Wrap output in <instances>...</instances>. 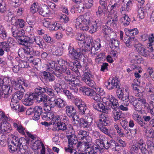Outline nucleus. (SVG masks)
I'll list each match as a JSON object with an SVG mask.
<instances>
[{"label":"nucleus","instance_id":"c03bdc74","mask_svg":"<svg viewBox=\"0 0 154 154\" xmlns=\"http://www.w3.org/2000/svg\"><path fill=\"white\" fill-rule=\"evenodd\" d=\"M144 11L143 10V9L140 6V8L137 11V18L139 19V20L143 19L144 17Z\"/></svg>","mask_w":154,"mask_h":154},{"label":"nucleus","instance_id":"f3484780","mask_svg":"<svg viewBox=\"0 0 154 154\" xmlns=\"http://www.w3.org/2000/svg\"><path fill=\"white\" fill-rule=\"evenodd\" d=\"M33 110L34 114L33 116V119L35 120H38L42 113V108L40 106H36L34 107Z\"/></svg>","mask_w":154,"mask_h":154},{"label":"nucleus","instance_id":"bb28decb","mask_svg":"<svg viewBox=\"0 0 154 154\" xmlns=\"http://www.w3.org/2000/svg\"><path fill=\"white\" fill-rule=\"evenodd\" d=\"M2 127L3 128L5 134L9 133L11 130V125L10 123L6 121H4L1 122Z\"/></svg>","mask_w":154,"mask_h":154},{"label":"nucleus","instance_id":"8fccbe9b","mask_svg":"<svg viewBox=\"0 0 154 154\" xmlns=\"http://www.w3.org/2000/svg\"><path fill=\"white\" fill-rule=\"evenodd\" d=\"M122 20V23L125 26H127L129 25L130 20L128 16L125 15L122 18H121Z\"/></svg>","mask_w":154,"mask_h":154},{"label":"nucleus","instance_id":"de8ad7c7","mask_svg":"<svg viewBox=\"0 0 154 154\" xmlns=\"http://www.w3.org/2000/svg\"><path fill=\"white\" fill-rule=\"evenodd\" d=\"M143 71L141 67L139 66L135 65V78H139L140 77L141 73Z\"/></svg>","mask_w":154,"mask_h":154},{"label":"nucleus","instance_id":"864d4df0","mask_svg":"<svg viewBox=\"0 0 154 154\" xmlns=\"http://www.w3.org/2000/svg\"><path fill=\"white\" fill-rule=\"evenodd\" d=\"M26 50L25 48H20L18 51V55L22 58H24V57H26L25 56L26 54Z\"/></svg>","mask_w":154,"mask_h":154},{"label":"nucleus","instance_id":"20e7f679","mask_svg":"<svg viewBox=\"0 0 154 154\" xmlns=\"http://www.w3.org/2000/svg\"><path fill=\"white\" fill-rule=\"evenodd\" d=\"M118 20V16L116 14H107L106 24L110 26L115 29H116Z\"/></svg>","mask_w":154,"mask_h":154},{"label":"nucleus","instance_id":"bf43d9fd","mask_svg":"<svg viewBox=\"0 0 154 154\" xmlns=\"http://www.w3.org/2000/svg\"><path fill=\"white\" fill-rule=\"evenodd\" d=\"M42 144L43 143L42 142L37 140L34 143L33 146L34 147L35 149L38 150L42 147Z\"/></svg>","mask_w":154,"mask_h":154},{"label":"nucleus","instance_id":"680f3d73","mask_svg":"<svg viewBox=\"0 0 154 154\" xmlns=\"http://www.w3.org/2000/svg\"><path fill=\"white\" fill-rule=\"evenodd\" d=\"M147 109L149 110V112L152 115L154 116V105L153 104L152 101H151L148 104Z\"/></svg>","mask_w":154,"mask_h":154},{"label":"nucleus","instance_id":"9d476101","mask_svg":"<svg viewBox=\"0 0 154 154\" xmlns=\"http://www.w3.org/2000/svg\"><path fill=\"white\" fill-rule=\"evenodd\" d=\"M35 99V94L27 92L25 95L24 99L23 100V103L26 106H31L33 104Z\"/></svg>","mask_w":154,"mask_h":154},{"label":"nucleus","instance_id":"2eb2a0df","mask_svg":"<svg viewBox=\"0 0 154 154\" xmlns=\"http://www.w3.org/2000/svg\"><path fill=\"white\" fill-rule=\"evenodd\" d=\"M68 50L69 54L76 59H79L83 54L80 48L75 50L73 48H68Z\"/></svg>","mask_w":154,"mask_h":154},{"label":"nucleus","instance_id":"79ce46f5","mask_svg":"<svg viewBox=\"0 0 154 154\" xmlns=\"http://www.w3.org/2000/svg\"><path fill=\"white\" fill-rule=\"evenodd\" d=\"M45 87L42 88L39 86L35 89V95H39L45 93Z\"/></svg>","mask_w":154,"mask_h":154},{"label":"nucleus","instance_id":"0eeeda50","mask_svg":"<svg viewBox=\"0 0 154 154\" xmlns=\"http://www.w3.org/2000/svg\"><path fill=\"white\" fill-rule=\"evenodd\" d=\"M119 81L116 77L112 78V79H110L104 83V85L107 89L112 90L114 88L119 89L120 86L118 84Z\"/></svg>","mask_w":154,"mask_h":154},{"label":"nucleus","instance_id":"dca6fc26","mask_svg":"<svg viewBox=\"0 0 154 154\" xmlns=\"http://www.w3.org/2000/svg\"><path fill=\"white\" fill-rule=\"evenodd\" d=\"M121 3L122 7L121 8V13L124 11H128L130 10L129 6L134 2L133 0H123Z\"/></svg>","mask_w":154,"mask_h":154},{"label":"nucleus","instance_id":"f8f14e48","mask_svg":"<svg viewBox=\"0 0 154 154\" xmlns=\"http://www.w3.org/2000/svg\"><path fill=\"white\" fill-rule=\"evenodd\" d=\"M93 107L94 109L100 112L106 113L108 112V109L106 106H105L101 101L100 102H94L93 103Z\"/></svg>","mask_w":154,"mask_h":154},{"label":"nucleus","instance_id":"473e14b6","mask_svg":"<svg viewBox=\"0 0 154 154\" xmlns=\"http://www.w3.org/2000/svg\"><path fill=\"white\" fill-rule=\"evenodd\" d=\"M79 5L77 7L78 11L79 13H81L84 11L85 9H87L85 6V2L84 0L80 1L79 3H77Z\"/></svg>","mask_w":154,"mask_h":154},{"label":"nucleus","instance_id":"774afa93","mask_svg":"<svg viewBox=\"0 0 154 154\" xmlns=\"http://www.w3.org/2000/svg\"><path fill=\"white\" fill-rule=\"evenodd\" d=\"M147 72L150 77L154 81V69L153 68L150 67H149Z\"/></svg>","mask_w":154,"mask_h":154},{"label":"nucleus","instance_id":"4be33fe9","mask_svg":"<svg viewBox=\"0 0 154 154\" xmlns=\"http://www.w3.org/2000/svg\"><path fill=\"white\" fill-rule=\"evenodd\" d=\"M48 29L50 30H57L58 29L61 30L63 29L61 25L56 22H51Z\"/></svg>","mask_w":154,"mask_h":154},{"label":"nucleus","instance_id":"a19ab883","mask_svg":"<svg viewBox=\"0 0 154 154\" xmlns=\"http://www.w3.org/2000/svg\"><path fill=\"white\" fill-rule=\"evenodd\" d=\"M18 101V100H16L12 98L10 104L11 108L16 110L19 109V106Z\"/></svg>","mask_w":154,"mask_h":154},{"label":"nucleus","instance_id":"393cba45","mask_svg":"<svg viewBox=\"0 0 154 154\" xmlns=\"http://www.w3.org/2000/svg\"><path fill=\"white\" fill-rule=\"evenodd\" d=\"M114 110L112 112V116L114 120L116 122L122 117L123 114L122 111L117 110V109Z\"/></svg>","mask_w":154,"mask_h":154},{"label":"nucleus","instance_id":"0e129e2a","mask_svg":"<svg viewBox=\"0 0 154 154\" xmlns=\"http://www.w3.org/2000/svg\"><path fill=\"white\" fill-rule=\"evenodd\" d=\"M99 129L103 133L106 134H108V131L105 127L107 125H97Z\"/></svg>","mask_w":154,"mask_h":154},{"label":"nucleus","instance_id":"4c0bfd02","mask_svg":"<svg viewBox=\"0 0 154 154\" xmlns=\"http://www.w3.org/2000/svg\"><path fill=\"white\" fill-rule=\"evenodd\" d=\"M66 152L69 153L70 154H76L75 150V146L73 145L68 144L67 147L64 148Z\"/></svg>","mask_w":154,"mask_h":154},{"label":"nucleus","instance_id":"f03ea898","mask_svg":"<svg viewBox=\"0 0 154 154\" xmlns=\"http://www.w3.org/2000/svg\"><path fill=\"white\" fill-rule=\"evenodd\" d=\"M86 16H79L76 19V25L79 26L82 25L81 28L83 30H88L89 29L90 18H87Z\"/></svg>","mask_w":154,"mask_h":154},{"label":"nucleus","instance_id":"603ef678","mask_svg":"<svg viewBox=\"0 0 154 154\" xmlns=\"http://www.w3.org/2000/svg\"><path fill=\"white\" fill-rule=\"evenodd\" d=\"M66 124L60 121V123H57V126L58 129L63 131L67 129V127Z\"/></svg>","mask_w":154,"mask_h":154},{"label":"nucleus","instance_id":"2f4dec72","mask_svg":"<svg viewBox=\"0 0 154 154\" xmlns=\"http://www.w3.org/2000/svg\"><path fill=\"white\" fill-rule=\"evenodd\" d=\"M106 12L107 14H108L107 10H105L101 7L99 6L98 8V10L96 11V15L97 16L100 18H102L103 16H105Z\"/></svg>","mask_w":154,"mask_h":154},{"label":"nucleus","instance_id":"4468645a","mask_svg":"<svg viewBox=\"0 0 154 154\" xmlns=\"http://www.w3.org/2000/svg\"><path fill=\"white\" fill-rule=\"evenodd\" d=\"M102 31L104 34V38H113V37L112 36V35H114L115 33L112 32V30L110 27L107 26H103L102 29Z\"/></svg>","mask_w":154,"mask_h":154},{"label":"nucleus","instance_id":"72a5a7b5","mask_svg":"<svg viewBox=\"0 0 154 154\" xmlns=\"http://www.w3.org/2000/svg\"><path fill=\"white\" fill-rule=\"evenodd\" d=\"M138 111H135V117L136 118V122L141 126H143L145 123L143 122V119L141 118L143 112L141 111V113L140 115L137 113Z\"/></svg>","mask_w":154,"mask_h":154},{"label":"nucleus","instance_id":"f704fd0d","mask_svg":"<svg viewBox=\"0 0 154 154\" xmlns=\"http://www.w3.org/2000/svg\"><path fill=\"white\" fill-rule=\"evenodd\" d=\"M48 96L44 94L39 95H35V99L39 102H43L45 103L48 99Z\"/></svg>","mask_w":154,"mask_h":154},{"label":"nucleus","instance_id":"9b49d317","mask_svg":"<svg viewBox=\"0 0 154 154\" xmlns=\"http://www.w3.org/2000/svg\"><path fill=\"white\" fill-rule=\"evenodd\" d=\"M23 83H24V79L21 77L18 78L17 81L13 80L11 82L13 88L15 90L25 91L24 88L22 85Z\"/></svg>","mask_w":154,"mask_h":154},{"label":"nucleus","instance_id":"1a4fd4ad","mask_svg":"<svg viewBox=\"0 0 154 154\" xmlns=\"http://www.w3.org/2000/svg\"><path fill=\"white\" fill-rule=\"evenodd\" d=\"M88 42H86L85 41L82 40H79L78 42V44L79 45L81 51L83 54H85L86 52H88L90 50V44L91 43V40L90 39L88 40Z\"/></svg>","mask_w":154,"mask_h":154},{"label":"nucleus","instance_id":"4d7b16f0","mask_svg":"<svg viewBox=\"0 0 154 154\" xmlns=\"http://www.w3.org/2000/svg\"><path fill=\"white\" fill-rule=\"evenodd\" d=\"M154 45V40L152 39H149L148 43L147 46L151 52H152L153 51V45Z\"/></svg>","mask_w":154,"mask_h":154},{"label":"nucleus","instance_id":"338daca9","mask_svg":"<svg viewBox=\"0 0 154 154\" xmlns=\"http://www.w3.org/2000/svg\"><path fill=\"white\" fill-rule=\"evenodd\" d=\"M88 133V132L85 131L81 130L79 131L78 134L80 137L81 138V139L83 140L85 138V137L87 136Z\"/></svg>","mask_w":154,"mask_h":154},{"label":"nucleus","instance_id":"69168bd1","mask_svg":"<svg viewBox=\"0 0 154 154\" xmlns=\"http://www.w3.org/2000/svg\"><path fill=\"white\" fill-rule=\"evenodd\" d=\"M11 143V144H8V147L10 150H11L10 152L11 153H13L17 150L18 147L12 143Z\"/></svg>","mask_w":154,"mask_h":154},{"label":"nucleus","instance_id":"13d9d810","mask_svg":"<svg viewBox=\"0 0 154 154\" xmlns=\"http://www.w3.org/2000/svg\"><path fill=\"white\" fill-rule=\"evenodd\" d=\"M146 135L149 137L154 138V130L151 128L149 130H146L145 131Z\"/></svg>","mask_w":154,"mask_h":154},{"label":"nucleus","instance_id":"a878e982","mask_svg":"<svg viewBox=\"0 0 154 154\" xmlns=\"http://www.w3.org/2000/svg\"><path fill=\"white\" fill-rule=\"evenodd\" d=\"M89 21V32L92 33L97 30V23L96 21H92L90 19Z\"/></svg>","mask_w":154,"mask_h":154},{"label":"nucleus","instance_id":"09e8293b","mask_svg":"<svg viewBox=\"0 0 154 154\" xmlns=\"http://www.w3.org/2000/svg\"><path fill=\"white\" fill-rule=\"evenodd\" d=\"M105 140V138H104L101 137L100 138L96 139L95 141V142L99 146H100V147L101 149H103Z\"/></svg>","mask_w":154,"mask_h":154},{"label":"nucleus","instance_id":"c9c22d12","mask_svg":"<svg viewBox=\"0 0 154 154\" xmlns=\"http://www.w3.org/2000/svg\"><path fill=\"white\" fill-rule=\"evenodd\" d=\"M11 23H14L15 26H18L20 28H23L24 26V22L22 19H18L14 21V20L12 18L11 20Z\"/></svg>","mask_w":154,"mask_h":154},{"label":"nucleus","instance_id":"ddd939ff","mask_svg":"<svg viewBox=\"0 0 154 154\" xmlns=\"http://www.w3.org/2000/svg\"><path fill=\"white\" fill-rule=\"evenodd\" d=\"M145 144L144 143L143 139H140L135 144V150L140 149L143 154H148L149 152L145 147Z\"/></svg>","mask_w":154,"mask_h":154},{"label":"nucleus","instance_id":"e433bc0d","mask_svg":"<svg viewBox=\"0 0 154 154\" xmlns=\"http://www.w3.org/2000/svg\"><path fill=\"white\" fill-rule=\"evenodd\" d=\"M0 88L2 89L3 93L8 96V94L11 93L12 91V90L10 89V87L6 85H3L2 86H1V88Z\"/></svg>","mask_w":154,"mask_h":154},{"label":"nucleus","instance_id":"58836bf2","mask_svg":"<svg viewBox=\"0 0 154 154\" xmlns=\"http://www.w3.org/2000/svg\"><path fill=\"white\" fill-rule=\"evenodd\" d=\"M92 77V75L89 72H85L83 75H82V81L85 83L90 80Z\"/></svg>","mask_w":154,"mask_h":154},{"label":"nucleus","instance_id":"49530a36","mask_svg":"<svg viewBox=\"0 0 154 154\" xmlns=\"http://www.w3.org/2000/svg\"><path fill=\"white\" fill-rule=\"evenodd\" d=\"M90 151L92 152L94 154H97V152L102 149L97 144L93 145L91 147H89Z\"/></svg>","mask_w":154,"mask_h":154},{"label":"nucleus","instance_id":"f257e3e1","mask_svg":"<svg viewBox=\"0 0 154 154\" xmlns=\"http://www.w3.org/2000/svg\"><path fill=\"white\" fill-rule=\"evenodd\" d=\"M141 88L139 86L135 87V111L140 115L141 113V106L142 104H147L146 100L142 97L143 94L140 92Z\"/></svg>","mask_w":154,"mask_h":154},{"label":"nucleus","instance_id":"37998d69","mask_svg":"<svg viewBox=\"0 0 154 154\" xmlns=\"http://www.w3.org/2000/svg\"><path fill=\"white\" fill-rule=\"evenodd\" d=\"M86 140L85 145V148L86 149H88L90 147V145H91L92 143V139L91 137L89 135V133L88 134L87 136L85 137V138Z\"/></svg>","mask_w":154,"mask_h":154},{"label":"nucleus","instance_id":"5701e85b","mask_svg":"<svg viewBox=\"0 0 154 154\" xmlns=\"http://www.w3.org/2000/svg\"><path fill=\"white\" fill-rule=\"evenodd\" d=\"M43 76L45 80L48 82H52L55 80V77L51 73L44 72L43 74Z\"/></svg>","mask_w":154,"mask_h":154},{"label":"nucleus","instance_id":"c85d7f7f","mask_svg":"<svg viewBox=\"0 0 154 154\" xmlns=\"http://www.w3.org/2000/svg\"><path fill=\"white\" fill-rule=\"evenodd\" d=\"M39 14L43 16H47L49 13L48 7L45 5L42 8H39L38 11Z\"/></svg>","mask_w":154,"mask_h":154},{"label":"nucleus","instance_id":"6e6d98bb","mask_svg":"<svg viewBox=\"0 0 154 154\" xmlns=\"http://www.w3.org/2000/svg\"><path fill=\"white\" fill-rule=\"evenodd\" d=\"M65 80L68 82H70L73 79H75V78L73 74L70 72V73L67 75L66 76L64 77Z\"/></svg>","mask_w":154,"mask_h":154},{"label":"nucleus","instance_id":"7ed1b4c3","mask_svg":"<svg viewBox=\"0 0 154 154\" xmlns=\"http://www.w3.org/2000/svg\"><path fill=\"white\" fill-rule=\"evenodd\" d=\"M18 44L25 46L26 55H32L34 49L30 45L33 43L31 39H18Z\"/></svg>","mask_w":154,"mask_h":154},{"label":"nucleus","instance_id":"052dcab7","mask_svg":"<svg viewBox=\"0 0 154 154\" xmlns=\"http://www.w3.org/2000/svg\"><path fill=\"white\" fill-rule=\"evenodd\" d=\"M11 143L16 146L18 148H20V143L19 142V139L16 136H14L13 137Z\"/></svg>","mask_w":154,"mask_h":154},{"label":"nucleus","instance_id":"39448f33","mask_svg":"<svg viewBox=\"0 0 154 154\" xmlns=\"http://www.w3.org/2000/svg\"><path fill=\"white\" fill-rule=\"evenodd\" d=\"M66 111L67 115L69 118H72L73 122L78 121L79 119L76 115V111L74 107L72 106H66Z\"/></svg>","mask_w":154,"mask_h":154},{"label":"nucleus","instance_id":"3c124183","mask_svg":"<svg viewBox=\"0 0 154 154\" xmlns=\"http://www.w3.org/2000/svg\"><path fill=\"white\" fill-rule=\"evenodd\" d=\"M37 3H34L31 6L30 8V11L32 14H34L39 11L38 6Z\"/></svg>","mask_w":154,"mask_h":154},{"label":"nucleus","instance_id":"aec40b11","mask_svg":"<svg viewBox=\"0 0 154 154\" xmlns=\"http://www.w3.org/2000/svg\"><path fill=\"white\" fill-rule=\"evenodd\" d=\"M68 139V144L71 145H74L77 143L78 140L76 136L74 134H71L70 135L66 136Z\"/></svg>","mask_w":154,"mask_h":154},{"label":"nucleus","instance_id":"a18cd8bd","mask_svg":"<svg viewBox=\"0 0 154 154\" xmlns=\"http://www.w3.org/2000/svg\"><path fill=\"white\" fill-rule=\"evenodd\" d=\"M135 30V28H134L132 29H128L126 28L125 29L126 35L129 37L128 38H134V30Z\"/></svg>","mask_w":154,"mask_h":154},{"label":"nucleus","instance_id":"7c9ffc66","mask_svg":"<svg viewBox=\"0 0 154 154\" xmlns=\"http://www.w3.org/2000/svg\"><path fill=\"white\" fill-rule=\"evenodd\" d=\"M24 92L20 90L15 93L12 96V98L18 101L20 100L23 97L24 94Z\"/></svg>","mask_w":154,"mask_h":154},{"label":"nucleus","instance_id":"423d86ee","mask_svg":"<svg viewBox=\"0 0 154 154\" xmlns=\"http://www.w3.org/2000/svg\"><path fill=\"white\" fill-rule=\"evenodd\" d=\"M50 103L51 107L53 108L56 106L59 108H63L66 105L65 101L59 97L54 99L51 98L50 100Z\"/></svg>","mask_w":154,"mask_h":154},{"label":"nucleus","instance_id":"6ab92c4d","mask_svg":"<svg viewBox=\"0 0 154 154\" xmlns=\"http://www.w3.org/2000/svg\"><path fill=\"white\" fill-rule=\"evenodd\" d=\"M92 120L91 117L87 118V120L83 118L80 119L79 121L80 125L84 128H88L91 125Z\"/></svg>","mask_w":154,"mask_h":154},{"label":"nucleus","instance_id":"b1692460","mask_svg":"<svg viewBox=\"0 0 154 154\" xmlns=\"http://www.w3.org/2000/svg\"><path fill=\"white\" fill-rule=\"evenodd\" d=\"M115 141L113 140H111L109 141L105 139L104 143L103 145V148H104L106 149H108L109 148L113 149L114 146Z\"/></svg>","mask_w":154,"mask_h":154},{"label":"nucleus","instance_id":"6e6552de","mask_svg":"<svg viewBox=\"0 0 154 154\" xmlns=\"http://www.w3.org/2000/svg\"><path fill=\"white\" fill-rule=\"evenodd\" d=\"M104 99H106L105 103L106 105L111 106L113 109H117L119 104L118 100L112 95H108Z\"/></svg>","mask_w":154,"mask_h":154},{"label":"nucleus","instance_id":"cd10ccee","mask_svg":"<svg viewBox=\"0 0 154 154\" xmlns=\"http://www.w3.org/2000/svg\"><path fill=\"white\" fill-rule=\"evenodd\" d=\"M63 48L62 47H57L56 48L53 47L52 48L53 54L56 56H61L63 53Z\"/></svg>","mask_w":154,"mask_h":154},{"label":"nucleus","instance_id":"412c9836","mask_svg":"<svg viewBox=\"0 0 154 154\" xmlns=\"http://www.w3.org/2000/svg\"><path fill=\"white\" fill-rule=\"evenodd\" d=\"M79 112L80 114L86 115L89 113V110L86 106L85 103H83L82 105L78 108Z\"/></svg>","mask_w":154,"mask_h":154},{"label":"nucleus","instance_id":"a211bd4d","mask_svg":"<svg viewBox=\"0 0 154 154\" xmlns=\"http://www.w3.org/2000/svg\"><path fill=\"white\" fill-rule=\"evenodd\" d=\"M109 118L107 115L102 114L99 119V122L97 125H108L109 124Z\"/></svg>","mask_w":154,"mask_h":154},{"label":"nucleus","instance_id":"e2e57ef3","mask_svg":"<svg viewBox=\"0 0 154 154\" xmlns=\"http://www.w3.org/2000/svg\"><path fill=\"white\" fill-rule=\"evenodd\" d=\"M91 89L88 87L83 86L80 87L79 90L81 92L85 93V94L88 96L89 93V90H90Z\"/></svg>","mask_w":154,"mask_h":154},{"label":"nucleus","instance_id":"5fc2aeb1","mask_svg":"<svg viewBox=\"0 0 154 154\" xmlns=\"http://www.w3.org/2000/svg\"><path fill=\"white\" fill-rule=\"evenodd\" d=\"M119 43L116 39H113L111 40L109 43V44L111 45L112 48L114 47L118 49V47L119 46Z\"/></svg>","mask_w":154,"mask_h":154},{"label":"nucleus","instance_id":"ea45409f","mask_svg":"<svg viewBox=\"0 0 154 154\" xmlns=\"http://www.w3.org/2000/svg\"><path fill=\"white\" fill-rule=\"evenodd\" d=\"M54 116V113L51 112H45L42 116V119L45 121H49L51 120L52 118V116Z\"/></svg>","mask_w":154,"mask_h":154},{"label":"nucleus","instance_id":"c756f323","mask_svg":"<svg viewBox=\"0 0 154 154\" xmlns=\"http://www.w3.org/2000/svg\"><path fill=\"white\" fill-rule=\"evenodd\" d=\"M81 66L80 63L78 61H75V64L73 68H71V69L75 72L77 75V76H78L80 75L78 69L80 68Z\"/></svg>","mask_w":154,"mask_h":154}]
</instances>
